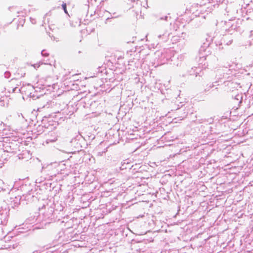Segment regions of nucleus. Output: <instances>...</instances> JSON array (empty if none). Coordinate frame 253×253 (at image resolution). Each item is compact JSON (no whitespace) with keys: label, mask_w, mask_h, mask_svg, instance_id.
<instances>
[{"label":"nucleus","mask_w":253,"mask_h":253,"mask_svg":"<svg viewBox=\"0 0 253 253\" xmlns=\"http://www.w3.org/2000/svg\"><path fill=\"white\" fill-rule=\"evenodd\" d=\"M62 8L65 12V13L66 14H68V12H67V8H66V4L65 3H63L62 4Z\"/></svg>","instance_id":"1"}]
</instances>
